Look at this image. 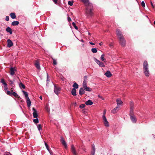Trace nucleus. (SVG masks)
<instances>
[{
	"label": "nucleus",
	"mask_w": 155,
	"mask_h": 155,
	"mask_svg": "<svg viewBox=\"0 0 155 155\" xmlns=\"http://www.w3.org/2000/svg\"><path fill=\"white\" fill-rule=\"evenodd\" d=\"M85 93V91L82 88H81L79 91V94L80 95H82L84 94Z\"/></svg>",
	"instance_id": "6ab92c4d"
},
{
	"label": "nucleus",
	"mask_w": 155,
	"mask_h": 155,
	"mask_svg": "<svg viewBox=\"0 0 155 155\" xmlns=\"http://www.w3.org/2000/svg\"><path fill=\"white\" fill-rule=\"evenodd\" d=\"M45 145L47 150L50 153V154H51L52 153V152L49 150L48 145L46 142L45 143Z\"/></svg>",
	"instance_id": "b1692460"
},
{
	"label": "nucleus",
	"mask_w": 155,
	"mask_h": 155,
	"mask_svg": "<svg viewBox=\"0 0 155 155\" xmlns=\"http://www.w3.org/2000/svg\"><path fill=\"white\" fill-rule=\"evenodd\" d=\"M71 93L72 95L73 96H76V90L75 88H73L71 91Z\"/></svg>",
	"instance_id": "a211bd4d"
},
{
	"label": "nucleus",
	"mask_w": 155,
	"mask_h": 155,
	"mask_svg": "<svg viewBox=\"0 0 155 155\" xmlns=\"http://www.w3.org/2000/svg\"><path fill=\"white\" fill-rule=\"evenodd\" d=\"M22 92H23L24 95H25V97H26V98L29 97H28V93L24 91H22Z\"/></svg>",
	"instance_id": "2f4dec72"
},
{
	"label": "nucleus",
	"mask_w": 155,
	"mask_h": 155,
	"mask_svg": "<svg viewBox=\"0 0 155 155\" xmlns=\"http://www.w3.org/2000/svg\"><path fill=\"white\" fill-rule=\"evenodd\" d=\"M73 1H69L68 2V4L70 5L71 6L73 5Z\"/></svg>",
	"instance_id": "37998d69"
},
{
	"label": "nucleus",
	"mask_w": 155,
	"mask_h": 155,
	"mask_svg": "<svg viewBox=\"0 0 155 155\" xmlns=\"http://www.w3.org/2000/svg\"><path fill=\"white\" fill-rule=\"evenodd\" d=\"M130 108H134V104L133 101H131L130 103Z\"/></svg>",
	"instance_id": "473e14b6"
},
{
	"label": "nucleus",
	"mask_w": 155,
	"mask_h": 155,
	"mask_svg": "<svg viewBox=\"0 0 155 155\" xmlns=\"http://www.w3.org/2000/svg\"><path fill=\"white\" fill-rule=\"evenodd\" d=\"M153 23L154 25H155V21H154Z\"/></svg>",
	"instance_id": "0e129e2a"
},
{
	"label": "nucleus",
	"mask_w": 155,
	"mask_h": 155,
	"mask_svg": "<svg viewBox=\"0 0 155 155\" xmlns=\"http://www.w3.org/2000/svg\"><path fill=\"white\" fill-rule=\"evenodd\" d=\"M102 119L103 120V122H104V125L106 127H108L109 126V124L107 120L106 116H104L102 117Z\"/></svg>",
	"instance_id": "39448f33"
},
{
	"label": "nucleus",
	"mask_w": 155,
	"mask_h": 155,
	"mask_svg": "<svg viewBox=\"0 0 155 155\" xmlns=\"http://www.w3.org/2000/svg\"><path fill=\"white\" fill-rule=\"evenodd\" d=\"M54 92L57 95H58L59 92H60L61 89L60 88L56 86V85L54 84Z\"/></svg>",
	"instance_id": "423d86ee"
},
{
	"label": "nucleus",
	"mask_w": 155,
	"mask_h": 155,
	"mask_svg": "<svg viewBox=\"0 0 155 155\" xmlns=\"http://www.w3.org/2000/svg\"><path fill=\"white\" fill-rule=\"evenodd\" d=\"M72 25L76 29L78 30V27H77V26H76V24L74 22H73L72 23Z\"/></svg>",
	"instance_id": "e433bc0d"
},
{
	"label": "nucleus",
	"mask_w": 155,
	"mask_h": 155,
	"mask_svg": "<svg viewBox=\"0 0 155 155\" xmlns=\"http://www.w3.org/2000/svg\"><path fill=\"white\" fill-rule=\"evenodd\" d=\"M85 105L84 104H82L80 105L79 107L80 108L82 109L84 108L85 107Z\"/></svg>",
	"instance_id": "ea45409f"
},
{
	"label": "nucleus",
	"mask_w": 155,
	"mask_h": 155,
	"mask_svg": "<svg viewBox=\"0 0 155 155\" xmlns=\"http://www.w3.org/2000/svg\"><path fill=\"white\" fill-rule=\"evenodd\" d=\"M5 155H12L10 153L8 152H6Z\"/></svg>",
	"instance_id": "8fccbe9b"
},
{
	"label": "nucleus",
	"mask_w": 155,
	"mask_h": 155,
	"mask_svg": "<svg viewBox=\"0 0 155 155\" xmlns=\"http://www.w3.org/2000/svg\"><path fill=\"white\" fill-rule=\"evenodd\" d=\"M81 42H84V41H83V40H81Z\"/></svg>",
	"instance_id": "e2e57ef3"
},
{
	"label": "nucleus",
	"mask_w": 155,
	"mask_h": 155,
	"mask_svg": "<svg viewBox=\"0 0 155 155\" xmlns=\"http://www.w3.org/2000/svg\"><path fill=\"white\" fill-rule=\"evenodd\" d=\"M106 113V111L105 110H104L103 112V115H102V117H103L104 116H105Z\"/></svg>",
	"instance_id": "de8ad7c7"
},
{
	"label": "nucleus",
	"mask_w": 155,
	"mask_h": 155,
	"mask_svg": "<svg viewBox=\"0 0 155 155\" xmlns=\"http://www.w3.org/2000/svg\"><path fill=\"white\" fill-rule=\"evenodd\" d=\"M19 86L21 88L25 89V85L22 83H20L19 84Z\"/></svg>",
	"instance_id": "c85d7f7f"
},
{
	"label": "nucleus",
	"mask_w": 155,
	"mask_h": 155,
	"mask_svg": "<svg viewBox=\"0 0 155 155\" xmlns=\"http://www.w3.org/2000/svg\"><path fill=\"white\" fill-rule=\"evenodd\" d=\"M61 142L62 144H63V145L64 146L65 148L66 149H67L68 147L66 143V142L64 140V139L63 138V137H61Z\"/></svg>",
	"instance_id": "6e6552de"
},
{
	"label": "nucleus",
	"mask_w": 155,
	"mask_h": 155,
	"mask_svg": "<svg viewBox=\"0 0 155 155\" xmlns=\"http://www.w3.org/2000/svg\"><path fill=\"white\" fill-rule=\"evenodd\" d=\"M4 89L5 91H6V90H7L8 89L7 86H4Z\"/></svg>",
	"instance_id": "3c124183"
},
{
	"label": "nucleus",
	"mask_w": 155,
	"mask_h": 155,
	"mask_svg": "<svg viewBox=\"0 0 155 155\" xmlns=\"http://www.w3.org/2000/svg\"><path fill=\"white\" fill-rule=\"evenodd\" d=\"M32 110L33 111V115L34 118H36L38 117V115L37 110L34 107L32 108Z\"/></svg>",
	"instance_id": "9b49d317"
},
{
	"label": "nucleus",
	"mask_w": 155,
	"mask_h": 155,
	"mask_svg": "<svg viewBox=\"0 0 155 155\" xmlns=\"http://www.w3.org/2000/svg\"><path fill=\"white\" fill-rule=\"evenodd\" d=\"M141 5L142 7H145V3L144 1H142L141 2Z\"/></svg>",
	"instance_id": "a18cd8bd"
},
{
	"label": "nucleus",
	"mask_w": 155,
	"mask_h": 155,
	"mask_svg": "<svg viewBox=\"0 0 155 155\" xmlns=\"http://www.w3.org/2000/svg\"><path fill=\"white\" fill-rule=\"evenodd\" d=\"M6 31L9 32L10 34H12V29L8 27L6 28Z\"/></svg>",
	"instance_id": "412c9836"
},
{
	"label": "nucleus",
	"mask_w": 155,
	"mask_h": 155,
	"mask_svg": "<svg viewBox=\"0 0 155 155\" xmlns=\"http://www.w3.org/2000/svg\"><path fill=\"white\" fill-rule=\"evenodd\" d=\"M33 121L35 124H37L38 123V119L37 118H35L33 120Z\"/></svg>",
	"instance_id": "c9c22d12"
},
{
	"label": "nucleus",
	"mask_w": 155,
	"mask_h": 155,
	"mask_svg": "<svg viewBox=\"0 0 155 155\" xmlns=\"http://www.w3.org/2000/svg\"><path fill=\"white\" fill-rule=\"evenodd\" d=\"M89 43L91 45H95V44L94 43H93V42H90Z\"/></svg>",
	"instance_id": "4d7b16f0"
},
{
	"label": "nucleus",
	"mask_w": 155,
	"mask_h": 155,
	"mask_svg": "<svg viewBox=\"0 0 155 155\" xmlns=\"http://www.w3.org/2000/svg\"><path fill=\"white\" fill-rule=\"evenodd\" d=\"M84 88V89L85 90L88 91H92L91 89L90 88L87 87V86L85 87Z\"/></svg>",
	"instance_id": "bb28decb"
},
{
	"label": "nucleus",
	"mask_w": 155,
	"mask_h": 155,
	"mask_svg": "<svg viewBox=\"0 0 155 155\" xmlns=\"http://www.w3.org/2000/svg\"><path fill=\"white\" fill-rule=\"evenodd\" d=\"M19 24V22L18 21H15L12 23V25L13 26L17 25Z\"/></svg>",
	"instance_id": "5701e85b"
},
{
	"label": "nucleus",
	"mask_w": 155,
	"mask_h": 155,
	"mask_svg": "<svg viewBox=\"0 0 155 155\" xmlns=\"http://www.w3.org/2000/svg\"><path fill=\"white\" fill-rule=\"evenodd\" d=\"M13 95L15 97H16L18 96L17 94L15 92H13L12 93V96Z\"/></svg>",
	"instance_id": "79ce46f5"
},
{
	"label": "nucleus",
	"mask_w": 155,
	"mask_h": 155,
	"mask_svg": "<svg viewBox=\"0 0 155 155\" xmlns=\"http://www.w3.org/2000/svg\"><path fill=\"white\" fill-rule=\"evenodd\" d=\"M0 82L4 85V86H7V84L5 82L3 79H2Z\"/></svg>",
	"instance_id": "c756f323"
},
{
	"label": "nucleus",
	"mask_w": 155,
	"mask_h": 155,
	"mask_svg": "<svg viewBox=\"0 0 155 155\" xmlns=\"http://www.w3.org/2000/svg\"><path fill=\"white\" fill-rule=\"evenodd\" d=\"M37 128L39 131L41 129V124H39L37 125Z\"/></svg>",
	"instance_id": "4c0bfd02"
},
{
	"label": "nucleus",
	"mask_w": 155,
	"mask_h": 155,
	"mask_svg": "<svg viewBox=\"0 0 155 155\" xmlns=\"http://www.w3.org/2000/svg\"><path fill=\"white\" fill-rule=\"evenodd\" d=\"M71 150L73 155H78V153L77 152L75 147L73 145H71Z\"/></svg>",
	"instance_id": "0eeeda50"
},
{
	"label": "nucleus",
	"mask_w": 155,
	"mask_h": 155,
	"mask_svg": "<svg viewBox=\"0 0 155 155\" xmlns=\"http://www.w3.org/2000/svg\"><path fill=\"white\" fill-rule=\"evenodd\" d=\"M9 81L10 83V85L12 87H13L15 86V85L14 83V81H12L11 80H9Z\"/></svg>",
	"instance_id": "7c9ffc66"
},
{
	"label": "nucleus",
	"mask_w": 155,
	"mask_h": 155,
	"mask_svg": "<svg viewBox=\"0 0 155 155\" xmlns=\"http://www.w3.org/2000/svg\"><path fill=\"white\" fill-rule=\"evenodd\" d=\"M93 104V102L90 100H88L86 102L85 104L87 105H91Z\"/></svg>",
	"instance_id": "f3484780"
},
{
	"label": "nucleus",
	"mask_w": 155,
	"mask_h": 155,
	"mask_svg": "<svg viewBox=\"0 0 155 155\" xmlns=\"http://www.w3.org/2000/svg\"><path fill=\"white\" fill-rule=\"evenodd\" d=\"M5 20L6 21H8L9 20V17L8 16H6V17Z\"/></svg>",
	"instance_id": "09e8293b"
},
{
	"label": "nucleus",
	"mask_w": 155,
	"mask_h": 155,
	"mask_svg": "<svg viewBox=\"0 0 155 155\" xmlns=\"http://www.w3.org/2000/svg\"><path fill=\"white\" fill-rule=\"evenodd\" d=\"M136 0L137 1V0Z\"/></svg>",
	"instance_id": "774afa93"
},
{
	"label": "nucleus",
	"mask_w": 155,
	"mask_h": 155,
	"mask_svg": "<svg viewBox=\"0 0 155 155\" xmlns=\"http://www.w3.org/2000/svg\"><path fill=\"white\" fill-rule=\"evenodd\" d=\"M146 17L148 18V16H147L146 15Z\"/></svg>",
	"instance_id": "69168bd1"
},
{
	"label": "nucleus",
	"mask_w": 155,
	"mask_h": 155,
	"mask_svg": "<svg viewBox=\"0 0 155 155\" xmlns=\"http://www.w3.org/2000/svg\"><path fill=\"white\" fill-rule=\"evenodd\" d=\"M72 87H74V88L77 89L78 87V84L76 82H74L72 86Z\"/></svg>",
	"instance_id": "a878e982"
},
{
	"label": "nucleus",
	"mask_w": 155,
	"mask_h": 155,
	"mask_svg": "<svg viewBox=\"0 0 155 155\" xmlns=\"http://www.w3.org/2000/svg\"><path fill=\"white\" fill-rule=\"evenodd\" d=\"M104 54H102L101 56V59L104 62L106 61V59L104 58Z\"/></svg>",
	"instance_id": "393cba45"
},
{
	"label": "nucleus",
	"mask_w": 155,
	"mask_h": 155,
	"mask_svg": "<svg viewBox=\"0 0 155 155\" xmlns=\"http://www.w3.org/2000/svg\"><path fill=\"white\" fill-rule=\"evenodd\" d=\"M91 51L92 52L94 53H97V50L96 48H92L91 49Z\"/></svg>",
	"instance_id": "72a5a7b5"
},
{
	"label": "nucleus",
	"mask_w": 155,
	"mask_h": 155,
	"mask_svg": "<svg viewBox=\"0 0 155 155\" xmlns=\"http://www.w3.org/2000/svg\"><path fill=\"white\" fill-rule=\"evenodd\" d=\"M10 74L11 76H12L14 74L15 72L17 70L15 68L11 67L10 69Z\"/></svg>",
	"instance_id": "9d476101"
},
{
	"label": "nucleus",
	"mask_w": 155,
	"mask_h": 155,
	"mask_svg": "<svg viewBox=\"0 0 155 155\" xmlns=\"http://www.w3.org/2000/svg\"><path fill=\"white\" fill-rule=\"evenodd\" d=\"M46 110L48 111H49L50 110L48 107L47 108Z\"/></svg>",
	"instance_id": "13d9d810"
},
{
	"label": "nucleus",
	"mask_w": 155,
	"mask_h": 155,
	"mask_svg": "<svg viewBox=\"0 0 155 155\" xmlns=\"http://www.w3.org/2000/svg\"><path fill=\"white\" fill-rule=\"evenodd\" d=\"M6 93L8 95L10 96H12V93H11L10 91H7Z\"/></svg>",
	"instance_id": "c03bdc74"
},
{
	"label": "nucleus",
	"mask_w": 155,
	"mask_h": 155,
	"mask_svg": "<svg viewBox=\"0 0 155 155\" xmlns=\"http://www.w3.org/2000/svg\"><path fill=\"white\" fill-rule=\"evenodd\" d=\"M92 155H94L92 154Z\"/></svg>",
	"instance_id": "338daca9"
},
{
	"label": "nucleus",
	"mask_w": 155,
	"mask_h": 155,
	"mask_svg": "<svg viewBox=\"0 0 155 155\" xmlns=\"http://www.w3.org/2000/svg\"><path fill=\"white\" fill-rule=\"evenodd\" d=\"M26 102L28 106V107H30L31 106V103L29 97L26 98Z\"/></svg>",
	"instance_id": "dca6fc26"
},
{
	"label": "nucleus",
	"mask_w": 155,
	"mask_h": 155,
	"mask_svg": "<svg viewBox=\"0 0 155 155\" xmlns=\"http://www.w3.org/2000/svg\"><path fill=\"white\" fill-rule=\"evenodd\" d=\"M116 102L118 106L121 105L123 103V102L120 99H117L116 100Z\"/></svg>",
	"instance_id": "2eb2a0df"
},
{
	"label": "nucleus",
	"mask_w": 155,
	"mask_h": 155,
	"mask_svg": "<svg viewBox=\"0 0 155 155\" xmlns=\"http://www.w3.org/2000/svg\"><path fill=\"white\" fill-rule=\"evenodd\" d=\"M130 115H134V108H130Z\"/></svg>",
	"instance_id": "f704fd0d"
},
{
	"label": "nucleus",
	"mask_w": 155,
	"mask_h": 155,
	"mask_svg": "<svg viewBox=\"0 0 155 155\" xmlns=\"http://www.w3.org/2000/svg\"><path fill=\"white\" fill-rule=\"evenodd\" d=\"M117 35L119 38V42L122 46H125L126 43V41L124 38V37L121 34V31L119 29L116 30Z\"/></svg>",
	"instance_id": "f03ea898"
},
{
	"label": "nucleus",
	"mask_w": 155,
	"mask_h": 155,
	"mask_svg": "<svg viewBox=\"0 0 155 155\" xmlns=\"http://www.w3.org/2000/svg\"><path fill=\"white\" fill-rule=\"evenodd\" d=\"M35 66L38 69H40V67L39 63L38 61H36L35 64Z\"/></svg>",
	"instance_id": "4be33fe9"
},
{
	"label": "nucleus",
	"mask_w": 155,
	"mask_h": 155,
	"mask_svg": "<svg viewBox=\"0 0 155 155\" xmlns=\"http://www.w3.org/2000/svg\"><path fill=\"white\" fill-rule=\"evenodd\" d=\"M120 107L117 106L114 108V109L112 110L111 112L113 114H115L117 112L120 110Z\"/></svg>",
	"instance_id": "ddd939ff"
},
{
	"label": "nucleus",
	"mask_w": 155,
	"mask_h": 155,
	"mask_svg": "<svg viewBox=\"0 0 155 155\" xmlns=\"http://www.w3.org/2000/svg\"><path fill=\"white\" fill-rule=\"evenodd\" d=\"M87 76H84V81H85V82H87Z\"/></svg>",
	"instance_id": "49530a36"
},
{
	"label": "nucleus",
	"mask_w": 155,
	"mask_h": 155,
	"mask_svg": "<svg viewBox=\"0 0 155 155\" xmlns=\"http://www.w3.org/2000/svg\"><path fill=\"white\" fill-rule=\"evenodd\" d=\"M83 86L84 88L85 87H87V82H85V81H83Z\"/></svg>",
	"instance_id": "58836bf2"
},
{
	"label": "nucleus",
	"mask_w": 155,
	"mask_h": 155,
	"mask_svg": "<svg viewBox=\"0 0 155 155\" xmlns=\"http://www.w3.org/2000/svg\"><path fill=\"white\" fill-rule=\"evenodd\" d=\"M68 20L69 21H71V18L70 17H68Z\"/></svg>",
	"instance_id": "864d4df0"
},
{
	"label": "nucleus",
	"mask_w": 155,
	"mask_h": 155,
	"mask_svg": "<svg viewBox=\"0 0 155 155\" xmlns=\"http://www.w3.org/2000/svg\"><path fill=\"white\" fill-rule=\"evenodd\" d=\"M39 98L41 100H42V97L41 96H40L39 97Z\"/></svg>",
	"instance_id": "052dcab7"
},
{
	"label": "nucleus",
	"mask_w": 155,
	"mask_h": 155,
	"mask_svg": "<svg viewBox=\"0 0 155 155\" xmlns=\"http://www.w3.org/2000/svg\"><path fill=\"white\" fill-rule=\"evenodd\" d=\"M103 45V44L102 42H101V43H99V45Z\"/></svg>",
	"instance_id": "bf43d9fd"
},
{
	"label": "nucleus",
	"mask_w": 155,
	"mask_h": 155,
	"mask_svg": "<svg viewBox=\"0 0 155 155\" xmlns=\"http://www.w3.org/2000/svg\"><path fill=\"white\" fill-rule=\"evenodd\" d=\"M150 3H151V5H152V6L153 7V8H154V6L152 2L151 1L150 2Z\"/></svg>",
	"instance_id": "5fc2aeb1"
},
{
	"label": "nucleus",
	"mask_w": 155,
	"mask_h": 155,
	"mask_svg": "<svg viewBox=\"0 0 155 155\" xmlns=\"http://www.w3.org/2000/svg\"><path fill=\"white\" fill-rule=\"evenodd\" d=\"M53 1L55 4H57V3L58 0H53Z\"/></svg>",
	"instance_id": "603ef678"
},
{
	"label": "nucleus",
	"mask_w": 155,
	"mask_h": 155,
	"mask_svg": "<svg viewBox=\"0 0 155 155\" xmlns=\"http://www.w3.org/2000/svg\"><path fill=\"white\" fill-rule=\"evenodd\" d=\"M130 119L133 123H136L137 121V119L135 116L134 115H130Z\"/></svg>",
	"instance_id": "1a4fd4ad"
},
{
	"label": "nucleus",
	"mask_w": 155,
	"mask_h": 155,
	"mask_svg": "<svg viewBox=\"0 0 155 155\" xmlns=\"http://www.w3.org/2000/svg\"><path fill=\"white\" fill-rule=\"evenodd\" d=\"M143 70L145 75L147 77L149 76V71L148 69V64L147 61H144L143 64Z\"/></svg>",
	"instance_id": "7ed1b4c3"
},
{
	"label": "nucleus",
	"mask_w": 155,
	"mask_h": 155,
	"mask_svg": "<svg viewBox=\"0 0 155 155\" xmlns=\"http://www.w3.org/2000/svg\"><path fill=\"white\" fill-rule=\"evenodd\" d=\"M98 97L101 98L102 100L104 99L103 98H102V97H101V96H100V95H98Z\"/></svg>",
	"instance_id": "6e6d98bb"
},
{
	"label": "nucleus",
	"mask_w": 155,
	"mask_h": 155,
	"mask_svg": "<svg viewBox=\"0 0 155 155\" xmlns=\"http://www.w3.org/2000/svg\"><path fill=\"white\" fill-rule=\"evenodd\" d=\"M86 6V13L88 16H91L92 15V5L89 2V0H81Z\"/></svg>",
	"instance_id": "f257e3e1"
},
{
	"label": "nucleus",
	"mask_w": 155,
	"mask_h": 155,
	"mask_svg": "<svg viewBox=\"0 0 155 155\" xmlns=\"http://www.w3.org/2000/svg\"><path fill=\"white\" fill-rule=\"evenodd\" d=\"M7 46L8 48H10L13 45V43L12 42V41L10 39H8L7 40Z\"/></svg>",
	"instance_id": "f8f14e48"
},
{
	"label": "nucleus",
	"mask_w": 155,
	"mask_h": 155,
	"mask_svg": "<svg viewBox=\"0 0 155 155\" xmlns=\"http://www.w3.org/2000/svg\"><path fill=\"white\" fill-rule=\"evenodd\" d=\"M61 80H62V81H64V78H61Z\"/></svg>",
	"instance_id": "680f3d73"
},
{
	"label": "nucleus",
	"mask_w": 155,
	"mask_h": 155,
	"mask_svg": "<svg viewBox=\"0 0 155 155\" xmlns=\"http://www.w3.org/2000/svg\"><path fill=\"white\" fill-rule=\"evenodd\" d=\"M92 154L94 155L95 152V148L94 144L92 145Z\"/></svg>",
	"instance_id": "aec40b11"
},
{
	"label": "nucleus",
	"mask_w": 155,
	"mask_h": 155,
	"mask_svg": "<svg viewBox=\"0 0 155 155\" xmlns=\"http://www.w3.org/2000/svg\"><path fill=\"white\" fill-rule=\"evenodd\" d=\"M53 64L54 65H56L57 64V62L56 60L54 59H52Z\"/></svg>",
	"instance_id": "a19ab883"
},
{
	"label": "nucleus",
	"mask_w": 155,
	"mask_h": 155,
	"mask_svg": "<svg viewBox=\"0 0 155 155\" xmlns=\"http://www.w3.org/2000/svg\"><path fill=\"white\" fill-rule=\"evenodd\" d=\"M105 74L108 78H110L112 75V74L109 71H107Z\"/></svg>",
	"instance_id": "4468645a"
},
{
	"label": "nucleus",
	"mask_w": 155,
	"mask_h": 155,
	"mask_svg": "<svg viewBox=\"0 0 155 155\" xmlns=\"http://www.w3.org/2000/svg\"><path fill=\"white\" fill-rule=\"evenodd\" d=\"M10 16L12 19H14L16 18L15 15L14 13L12 12L11 13Z\"/></svg>",
	"instance_id": "cd10ccee"
},
{
	"label": "nucleus",
	"mask_w": 155,
	"mask_h": 155,
	"mask_svg": "<svg viewBox=\"0 0 155 155\" xmlns=\"http://www.w3.org/2000/svg\"><path fill=\"white\" fill-rule=\"evenodd\" d=\"M94 59L95 62H96L99 65L100 67H105V65L103 63L101 62L100 61L98 60L95 58H94Z\"/></svg>",
	"instance_id": "20e7f679"
}]
</instances>
